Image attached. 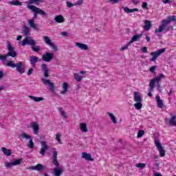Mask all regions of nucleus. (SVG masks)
<instances>
[{"label": "nucleus", "instance_id": "obj_57", "mask_svg": "<svg viewBox=\"0 0 176 176\" xmlns=\"http://www.w3.org/2000/svg\"><path fill=\"white\" fill-rule=\"evenodd\" d=\"M153 91H151V87L149 89V92L147 94V96H148V97H152V93Z\"/></svg>", "mask_w": 176, "mask_h": 176}, {"label": "nucleus", "instance_id": "obj_47", "mask_svg": "<svg viewBox=\"0 0 176 176\" xmlns=\"http://www.w3.org/2000/svg\"><path fill=\"white\" fill-rule=\"evenodd\" d=\"M83 3V0H78L76 3H74V6H80Z\"/></svg>", "mask_w": 176, "mask_h": 176}, {"label": "nucleus", "instance_id": "obj_50", "mask_svg": "<svg viewBox=\"0 0 176 176\" xmlns=\"http://www.w3.org/2000/svg\"><path fill=\"white\" fill-rule=\"evenodd\" d=\"M121 0H109V2H110V3H112L113 5L115 3H118Z\"/></svg>", "mask_w": 176, "mask_h": 176}, {"label": "nucleus", "instance_id": "obj_29", "mask_svg": "<svg viewBox=\"0 0 176 176\" xmlns=\"http://www.w3.org/2000/svg\"><path fill=\"white\" fill-rule=\"evenodd\" d=\"M54 20L56 23H64L65 19L63 15H58L54 18Z\"/></svg>", "mask_w": 176, "mask_h": 176}, {"label": "nucleus", "instance_id": "obj_43", "mask_svg": "<svg viewBox=\"0 0 176 176\" xmlns=\"http://www.w3.org/2000/svg\"><path fill=\"white\" fill-rule=\"evenodd\" d=\"M145 134V132L143 130L139 131L138 133V138H141Z\"/></svg>", "mask_w": 176, "mask_h": 176}, {"label": "nucleus", "instance_id": "obj_31", "mask_svg": "<svg viewBox=\"0 0 176 176\" xmlns=\"http://www.w3.org/2000/svg\"><path fill=\"white\" fill-rule=\"evenodd\" d=\"M80 129L82 133H87L88 129H87V125H86L85 123H81L80 124Z\"/></svg>", "mask_w": 176, "mask_h": 176}, {"label": "nucleus", "instance_id": "obj_6", "mask_svg": "<svg viewBox=\"0 0 176 176\" xmlns=\"http://www.w3.org/2000/svg\"><path fill=\"white\" fill-rule=\"evenodd\" d=\"M164 52H166V49L162 48L159 50L158 51L151 52L150 55L152 56V58L150 59V61L155 63L156 60H157V57H159V56H160L161 54H163Z\"/></svg>", "mask_w": 176, "mask_h": 176}, {"label": "nucleus", "instance_id": "obj_23", "mask_svg": "<svg viewBox=\"0 0 176 176\" xmlns=\"http://www.w3.org/2000/svg\"><path fill=\"white\" fill-rule=\"evenodd\" d=\"M28 24L31 28H33V30H38V25L35 23L34 19H30L28 21Z\"/></svg>", "mask_w": 176, "mask_h": 176}, {"label": "nucleus", "instance_id": "obj_24", "mask_svg": "<svg viewBox=\"0 0 176 176\" xmlns=\"http://www.w3.org/2000/svg\"><path fill=\"white\" fill-rule=\"evenodd\" d=\"M155 99L158 108H163V100L160 99V96L157 95Z\"/></svg>", "mask_w": 176, "mask_h": 176}, {"label": "nucleus", "instance_id": "obj_9", "mask_svg": "<svg viewBox=\"0 0 176 176\" xmlns=\"http://www.w3.org/2000/svg\"><path fill=\"white\" fill-rule=\"evenodd\" d=\"M155 146L157 148L158 151L160 152V155L161 157H163L166 155V151L163 149V146L160 144V142L157 140H155Z\"/></svg>", "mask_w": 176, "mask_h": 176}, {"label": "nucleus", "instance_id": "obj_30", "mask_svg": "<svg viewBox=\"0 0 176 176\" xmlns=\"http://www.w3.org/2000/svg\"><path fill=\"white\" fill-rule=\"evenodd\" d=\"M22 32L26 36H28V35H31V33L30 32V28L27 26H24Z\"/></svg>", "mask_w": 176, "mask_h": 176}, {"label": "nucleus", "instance_id": "obj_10", "mask_svg": "<svg viewBox=\"0 0 176 176\" xmlns=\"http://www.w3.org/2000/svg\"><path fill=\"white\" fill-rule=\"evenodd\" d=\"M22 46H25V45H30V46H34L36 45L35 40L31 38V36H27L21 42Z\"/></svg>", "mask_w": 176, "mask_h": 176}, {"label": "nucleus", "instance_id": "obj_35", "mask_svg": "<svg viewBox=\"0 0 176 176\" xmlns=\"http://www.w3.org/2000/svg\"><path fill=\"white\" fill-rule=\"evenodd\" d=\"M21 138H23V140H31V138H32V136L25 133H23L21 135Z\"/></svg>", "mask_w": 176, "mask_h": 176}, {"label": "nucleus", "instance_id": "obj_59", "mask_svg": "<svg viewBox=\"0 0 176 176\" xmlns=\"http://www.w3.org/2000/svg\"><path fill=\"white\" fill-rule=\"evenodd\" d=\"M36 17H38V13L34 12V16L32 17V20H35V19H36Z\"/></svg>", "mask_w": 176, "mask_h": 176}, {"label": "nucleus", "instance_id": "obj_16", "mask_svg": "<svg viewBox=\"0 0 176 176\" xmlns=\"http://www.w3.org/2000/svg\"><path fill=\"white\" fill-rule=\"evenodd\" d=\"M42 82H45V85L50 86V91H54V83L52 82L50 80H45V78H42Z\"/></svg>", "mask_w": 176, "mask_h": 176}, {"label": "nucleus", "instance_id": "obj_36", "mask_svg": "<svg viewBox=\"0 0 176 176\" xmlns=\"http://www.w3.org/2000/svg\"><path fill=\"white\" fill-rule=\"evenodd\" d=\"M74 79H76V82H80L82 79V77L79 75L78 73L74 74Z\"/></svg>", "mask_w": 176, "mask_h": 176}, {"label": "nucleus", "instance_id": "obj_48", "mask_svg": "<svg viewBox=\"0 0 176 176\" xmlns=\"http://www.w3.org/2000/svg\"><path fill=\"white\" fill-rule=\"evenodd\" d=\"M53 164L56 166V167H60V164L58 163V161H57V159L53 160Z\"/></svg>", "mask_w": 176, "mask_h": 176}, {"label": "nucleus", "instance_id": "obj_21", "mask_svg": "<svg viewBox=\"0 0 176 176\" xmlns=\"http://www.w3.org/2000/svg\"><path fill=\"white\" fill-rule=\"evenodd\" d=\"M76 46L81 49V50H87L89 49L87 45L81 43H76Z\"/></svg>", "mask_w": 176, "mask_h": 176}, {"label": "nucleus", "instance_id": "obj_63", "mask_svg": "<svg viewBox=\"0 0 176 176\" xmlns=\"http://www.w3.org/2000/svg\"><path fill=\"white\" fill-rule=\"evenodd\" d=\"M23 38V36L21 35H19L17 37H16V41H21V39Z\"/></svg>", "mask_w": 176, "mask_h": 176}, {"label": "nucleus", "instance_id": "obj_12", "mask_svg": "<svg viewBox=\"0 0 176 176\" xmlns=\"http://www.w3.org/2000/svg\"><path fill=\"white\" fill-rule=\"evenodd\" d=\"M41 144L42 147L40 151V154L42 155L43 156H45V153H46V151L49 149V146H47V144H46V142L45 141H41Z\"/></svg>", "mask_w": 176, "mask_h": 176}, {"label": "nucleus", "instance_id": "obj_33", "mask_svg": "<svg viewBox=\"0 0 176 176\" xmlns=\"http://www.w3.org/2000/svg\"><path fill=\"white\" fill-rule=\"evenodd\" d=\"M29 98H30L31 100H33V101H35V102H39V101H43V98H41V97H35L33 96H29Z\"/></svg>", "mask_w": 176, "mask_h": 176}, {"label": "nucleus", "instance_id": "obj_20", "mask_svg": "<svg viewBox=\"0 0 176 176\" xmlns=\"http://www.w3.org/2000/svg\"><path fill=\"white\" fill-rule=\"evenodd\" d=\"M152 28V22L151 21L145 20L144 21V30L146 31H149Z\"/></svg>", "mask_w": 176, "mask_h": 176}, {"label": "nucleus", "instance_id": "obj_58", "mask_svg": "<svg viewBox=\"0 0 176 176\" xmlns=\"http://www.w3.org/2000/svg\"><path fill=\"white\" fill-rule=\"evenodd\" d=\"M157 90H159L160 93H162V86H160V84L157 85Z\"/></svg>", "mask_w": 176, "mask_h": 176}, {"label": "nucleus", "instance_id": "obj_52", "mask_svg": "<svg viewBox=\"0 0 176 176\" xmlns=\"http://www.w3.org/2000/svg\"><path fill=\"white\" fill-rule=\"evenodd\" d=\"M57 155H58V152L57 151H54L53 152V160L57 159Z\"/></svg>", "mask_w": 176, "mask_h": 176}, {"label": "nucleus", "instance_id": "obj_13", "mask_svg": "<svg viewBox=\"0 0 176 176\" xmlns=\"http://www.w3.org/2000/svg\"><path fill=\"white\" fill-rule=\"evenodd\" d=\"M45 168V166H43L42 164H38L36 166H31L29 168L30 170H34L35 171H43Z\"/></svg>", "mask_w": 176, "mask_h": 176}, {"label": "nucleus", "instance_id": "obj_26", "mask_svg": "<svg viewBox=\"0 0 176 176\" xmlns=\"http://www.w3.org/2000/svg\"><path fill=\"white\" fill-rule=\"evenodd\" d=\"M9 5H12V6H21L23 3L19 1V0L16 1H10L8 2Z\"/></svg>", "mask_w": 176, "mask_h": 176}, {"label": "nucleus", "instance_id": "obj_40", "mask_svg": "<svg viewBox=\"0 0 176 176\" xmlns=\"http://www.w3.org/2000/svg\"><path fill=\"white\" fill-rule=\"evenodd\" d=\"M146 166V164H145L144 163H139L135 165V167H138V168H145Z\"/></svg>", "mask_w": 176, "mask_h": 176}, {"label": "nucleus", "instance_id": "obj_56", "mask_svg": "<svg viewBox=\"0 0 176 176\" xmlns=\"http://www.w3.org/2000/svg\"><path fill=\"white\" fill-rule=\"evenodd\" d=\"M143 9H148V3L144 2L142 5Z\"/></svg>", "mask_w": 176, "mask_h": 176}, {"label": "nucleus", "instance_id": "obj_64", "mask_svg": "<svg viewBox=\"0 0 176 176\" xmlns=\"http://www.w3.org/2000/svg\"><path fill=\"white\" fill-rule=\"evenodd\" d=\"M2 78H3V72L0 71V79H2Z\"/></svg>", "mask_w": 176, "mask_h": 176}, {"label": "nucleus", "instance_id": "obj_38", "mask_svg": "<svg viewBox=\"0 0 176 176\" xmlns=\"http://www.w3.org/2000/svg\"><path fill=\"white\" fill-rule=\"evenodd\" d=\"M31 49L33 50V52L38 53V52L41 50V47H39V45H33L31 46Z\"/></svg>", "mask_w": 176, "mask_h": 176}, {"label": "nucleus", "instance_id": "obj_8", "mask_svg": "<svg viewBox=\"0 0 176 176\" xmlns=\"http://www.w3.org/2000/svg\"><path fill=\"white\" fill-rule=\"evenodd\" d=\"M43 61H45V63H50L54 58V54L52 52H47L42 56Z\"/></svg>", "mask_w": 176, "mask_h": 176}, {"label": "nucleus", "instance_id": "obj_44", "mask_svg": "<svg viewBox=\"0 0 176 176\" xmlns=\"http://www.w3.org/2000/svg\"><path fill=\"white\" fill-rule=\"evenodd\" d=\"M60 137H61V135H60L58 133L56 135V141H58V142L61 144H63V142H61V139H60Z\"/></svg>", "mask_w": 176, "mask_h": 176}, {"label": "nucleus", "instance_id": "obj_62", "mask_svg": "<svg viewBox=\"0 0 176 176\" xmlns=\"http://www.w3.org/2000/svg\"><path fill=\"white\" fill-rule=\"evenodd\" d=\"M89 160L90 162H93V160H94V159H93V157H91V154H89Z\"/></svg>", "mask_w": 176, "mask_h": 176}, {"label": "nucleus", "instance_id": "obj_11", "mask_svg": "<svg viewBox=\"0 0 176 176\" xmlns=\"http://www.w3.org/2000/svg\"><path fill=\"white\" fill-rule=\"evenodd\" d=\"M21 160H23L19 159L12 162H6L4 163L5 167H6V168H10V167H12V166H19V164H21Z\"/></svg>", "mask_w": 176, "mask_h": 176}, {"label": "nucleus", "instance_id": "obj_42", "mask_svg": "<svg viewBox=\"0 0 176 176\" xmlns=\"http://www.w3.org/2000/svg\"><path fill=\"white\" fill-rule=\"evenodd\" d=\"M130 45H131V43H130V41L126 44V45H124L123 47H122L121 50H126L127 49H129V46H130Z\"/></svg>", "mask_w": 176, "mask_h": 176}, {"label": "nucleus", "instance_id": "obj_53", "mask_svg": "<svg viewBox=\"0 0 176 176\" xmlns=\"http://www.w3.org/2000/svg\"><path fill=\"white\" fill-rule=\"evenodd\" d=\"M32 72H34V69H32V68L29 69V70L28 72V76H30V75H32Z\"/></svg>", "mask_w": 176, "mask_h": 176}, {"label": "nucleus", "instance_id": "obj_14", "mask_svg": "<svg viewBox=\"0 0 176 176\" xmlns=\"http://www.w3.org/2000/svg\"><path fill=\"white\" fill-rule=\"evenodd\" d=\"M41 69L43 72L45 78H49V68H47V65L43 63L41 65Z\"/></svg>", "mask_w": 176, "mask_h": 176}, {"label": "nucleus", "instance_id": "obj_18", "mask_svg": "<svg viewBox=\"0 0 176 176\" xmlns=\"http://www.w3.org/2000/svg\"><path fill=\"white\" fill-rule=\"evenodd\" d=\"M134 94V101L135 102H142V99H141V96L140 95V92L135 91Z\"/></svg>", "mask_w": 176, "mask_h": 176}, {"label": "nucleus", "instance_id": "obj_45", "mask_svg": "<svg viewBox=\"0 0 176 176\" xmlns=\"http://www.w3.org/2000/svg\"><path fill=\"white\" fill-rule=\"evenodd\" d=\"M149 71L151 72V74H155L156 72V66L153 65L150 69Z\"/></svg>", "mask_w": 176, "mask_h": 176}, {"label": "nucleus", "instance_id": "obj_37", "mask_svg": "<svg viewBox=\"0 0 176 176\" xmlns=\"http://www.w3.org/2000/svg\"><path fill=\"white\" fill-rule=\"evenodd\" d=\"M133 107H135L138 111H140V109L142 108V102H137V103L133 104Z\"/></svg>", "mask_w": 176, "mask_h": 176}, {"label": "nucleus", "instance_id": "obj_39", "mask_svg": "<svg viewBox=\"0 0 176 176\" xmlns=\"http://www.w3.org/2000/svg\"><path fill=\"white\" fill-rule=\"evenodd\" d=\"M27 146H28V148L30 149H34V141L32 140V138L29 140V142L27 144Z\"/></svg>", "mask_w": 176, "mask_h": 176}, {"label": "nucleus", "instance_id": "obj_41", "mask_svg": "<svg viewBox=\"0 0 176 176\" xmlns=\"http://www.w3.org/2000/svg\"><path fill=\"white\" fill-rule=\"evenodd\" d=\"M82 159H85V160H89V153H82Z\"/></svg>", "mask_w": 176, "mask_h": 176}, {"label": "nucleus", "instance_id": "obj_28", "mask_svg": "<svg viewBox=\"0 0 176 176\" xmlns=\"http://www.w3.org/2000/svg\"><path fill=\"white\" fill-rule=\"evenodd\" d=\"M1 151L4 153V155H6V156H10L12 155V151L10 149L2 147Z\"/></svg>", "mask_w": 176, "mask_h": 176}, {"label": "nucleus", "instance_id": "obj_61", "mask_svg": "<svg viewBox=\"0 0 176 176\" xmlns=\"http://www.w3.org/2000/svg\"><path fill=\"white\" fill-rule=\"evenodd\" d=\"M162 2L165 4L170 3V0H162Z\"/></svg>", "mask_w": 176, "mask_h": 176}, {"label": "nucleus", "instance_id": "obj_54", "mask_svg": "<svg viewBox=\"0 0 176 176\" xmlns=\"http://www.w3.org/2000/svg\"><path fill=\"white\" fill-rule=\"evenodd\" d=\"M131 2L133 5H138V3H140V0H131Z\"/></svg>", "mask_w": 176, "mask_h": 176}, {"label": "nucleus", "instance_id": "obj_5", "mask_svg": "<svg viewBox=\"0 0 176 176\" xmlns=\"http://www.w3.org/2000/svg\"><path fill=\"white\" fill-rule=\"evenodd\" d=\"M7 45H8L7 49L8 52L6 54V56L8 57H12V58L17 57V52H16L13 46H12V44H10V42H8Z\"/></svg>", "mask_w": 176, "mask_h": 176}, {"label": "nucleus", "instance_id": "obj_2", "mask_svg": "<svg viewBox=\"0 0 176 176\" xmlns=\"http://www.w3.org/2000/svg\"><path fill=\"white\" fill-rule=\"evenodd\" d=\"M41 2H42V0H29L28 1L27 8L33 11L34 13H38V14H41L43 17H47L46 12L35 6H32V4L38 5V3Z\"/></svg>", "mask_w": 176, "mask_h": 176}, {"label": "nucleus", "instance_id": "obj_15", "mask_svg": "<svg viewBox=\"0 0 176 176\" xmlns=\"http://www.w3.org/2000/svg\"><path fill=\"white\" fill-rule=\"evenodd\" d=\"M30 64L32 65V66L34 68H35V67L36 66V63H38V61H39V58H38L36 56H32L30 57Z\"/></svg>", "mask_w": 176, "mask_h": 176}, {"label": "nucleus", "instance_id": "obj_1", "mask_svg": "<svg viewBox=\"0 0 176 176\" xmlns=\"http://www.w3.org/2000/svg\"><path fill=\"white\" fill-rule=\"evenodd\" d=\"M171 21H175L176 23V17L174 15L169 16L167 17L166 19H163L161 21V25L159 26L158 28L155 29V32L157 34V36H159V34L160 32H163L164 31H173L174 30V28L173 26H168V24L171 23Z\"/></svg>", "mask_w": 176, "mask_h": 176}, {"label": "nucleus", "instance_id": "obj_46", "mask_svg": "<svg viewBox=\"0 0 176 176\" xmlns=\"http://www.w3.org/2000/svg\"><path fill=\"white\" fill-rule=\"evenodd\" d=\"M7 57L8 56H6V54L4 55H0V61H5Z\"/></svg>", "mask_w": 176, "mask_h": 176}, {"label": "nucleus", "instance_id": "obj_19", "mask_svg": "<svg viewBox=\"0 0 176 176\" xmlns=\"http://www.w3.org/2000/svg\"><path fill=\"white\" fill-rule=\"evenodd\" d=\"M63 168H60V166L54 169V175L56 176H60L63 173Z\"/></svg>", "mask_w": 176, "mask_h": 176}, {"label": "nucleus", "instance_id": "obj_49", "mask_svg": "<svg viewBox=\"0 0 176 176\" xmlns=\"http://www.w3.org/2000/svg\"><path fill=\"white\" fill-rule=\"evenodd\" d=\"M141 52H142V53H147L148 52V48H146V47H142L140 49Z\"/></svg>", "mask_w": 176, "mask_h": 176}, {"label": "nucleus", "instance_id": "obj_32", "mask_svg": "<svg viewBox=\"0 0 176 176\" xmlns=\"http://www.w3.org/2000/svg\"><path fill=\"white\" fill-rule=\"evenodd\" d=\"M124 10L126 13H134V12H138V8H134L131 10L127 7H124Z\"/></svg>", "mask_w": 176, "mask_h": 176}, {"label": "nucleus", "instance_id": "obj_4", "mask_svg": "<svg viewBox=\"0 0 176 176\" xmlns=\"http://www.w3.org/2000/svg\"><path fill=\"white\" fill-rule=\"evenodd\" d=\"M166 78V76L163 74H160L159 76H157L156 78H153L151 80L150 83H149V87H151V91H153L155 89V83L156 82L159 84L162 81V79H164Z\"/></svg>", "mask_w": 176, "mask_h": 176}, {"label": "nucleus", "instance_id": "obj_27", "mask_svg": "<svg viewBox=\"0 0 176 176\" xmlns=\"http://www.w3.org/2000/svg\"><path fill=\"white\" fill-rule=\"evenodd\" d=\"M107 115L109 116L111 120L113 122V123H114V124H116V123H118L116 117L115 116V115H113V113H112L111 112H108Z\"/></svg>", "mask_w": 176, "mask_h": 176}, {"label": "nucleus", "instance_id": "obj_60", "mask_svg": "<svg viewBox=\"0 0 176 176\" xmlns=\"http://www.w3.org/2000/svg\"><path fill=\"white\" fill-rule=\"evenodd\" d=\"M67 34L68 33L67 32H61V35H63V36H67Z\"/></svg>", "mask_w": 176, "mask_h": 176}, {"label": "nucleus", "instance_id": "obj_34", "mask_svg": "<svg viewBox=\"0 0 176 176\" xmlns=\"http://www.w3.org/2000/svg\"><path fill=\"white\" fill-rule=\"evenodd\" d=\"M176 116H173L171 117V118L169 120V124H170V126H176Z\"/></svg>", "mask_w": 176, "mask_h": 176}, {"label": "nucleus", "instance_id": "obj_55", "mask_svg": "<svg viewBox=\"0 0 176 176\" xmlns=\"http://www.w3.org/2000/svg\"><path fill=\"white\" fill-rule=\"evenodd\" d=\"M61 116L65 118V119H67L68 118V116H67V114L65 113V111H61Z\"/></svg>", "mask_w": 176, "mask_h": 176}, {"label": "nucleus", "instance_id": "obj_25", "mask_svg": "<svg viewBox=\"0 0 176 176\" xmlns=\"http://www.w3.org/2000/svg\"><path fill=\"white\" fill-rule=\"evenodd\" d=\"M62 87H63V90L60 91V94H65L67 91H68V87H69L68 83L63 82Z\"/></svg>", "mask_w": 176, "mask_h": 176}, {"label": "nucleus", "instance_id": "obj_22", "mask_svg": "<svg viewBox=\"0 0 176 176\" xmlns=\"http://www.w3.org/2000/svg\"><path fill=\"white\" fill-rule=\"evenodd\" d=\"M142 37V34H135L134 35L131 40L129 41L130 43H133V42H137L138 41H140V39Z\"/></svg>", "mask_w": 176, "mask_h": 176}, {"label": "nucleus", "instance_id": "obj_7", "mask_svg": "<svg viewBox=\"0 0 176 176\" xmlns=\"http://www.w3.org/2000/svg\"><path fill=\"white\" fill-rule=\"evenodd\" d=\"M43 39L45 43H46V45H48V46H50V47H51V49H52V50L57 51V46H56L54 45V43L52 42V40H50V38L49 36H44L43 37Z\"/></svg>", "mask_w": 176, "mask_h": 176}, {"label": "nucleus", "instance_id": "obj_3", "mask_svg": "<svg viewBox=\"0 0 176 176\" xmlns=\"http://www.w3.org/2000/svg\"><path fill=\"white\" fill-rule=\"evenodd\" d=\"M7 67H11V68H16V71L21 75H23L25 72V67L23 66V63L19 62L14 63L13 60H10L6 63Z\"/></svg>", "mask_w": 176, "mask_h": 176}, {"label": "nucleus", "instance_id": "obj_51", "mask_svg": "<svg viewBox=\"0 0 176 176\" xmlns=\"http://www.w3.org/2000/svg\"><path fill=\"white\" fill-rule=\"evenodd\" d=\"M67 8H72V6H75L74 4H73L72 3L69 2V1H67Z\"/></svg>", "mask_w": 176, "mask_h": 176}, {"label": "nucleus", "instance_id": "obj_17", "mask_svg": "<svg viewBox=\"0 0 176 176\" xmlns=\"http://www.w3.org/2000/svg\"><path fill=\"white\" fill-rule=\"evenodd\" d=\"M30 126L33 129L34 134H38V133H39V125H38L36 122H31Z\"/></svg>", "mask_w": 176, "mask_h": 176}]
</instances>
